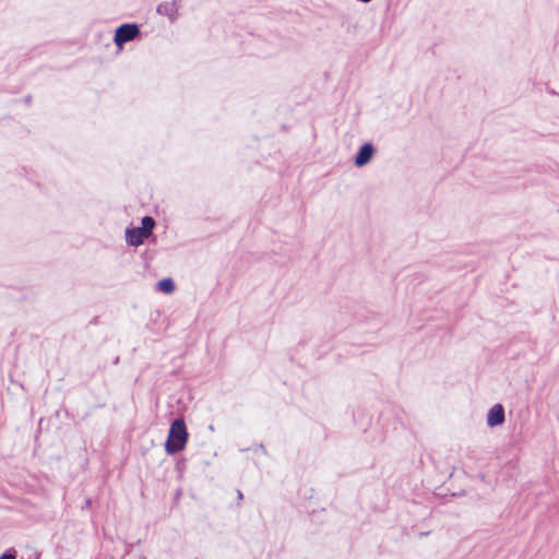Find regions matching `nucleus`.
<instances>
[{
  "mask_svg": "<svg viewBox=\"0 0 559 559\" xmlns=\"http://www.w3.org/2000/svg\"><path fill=\"white\" fill-rule=\"evenodd\" d=\"M188 430L186 421L182 417H178L170 424L167 440L165 442V451L167 454L174 455L182 451L188 441Z\"/></svg>",
  "mask_w": 559,
  "mask_h": 559,
  "instance_id": "obj_1",
  "label": "nucleus"
},
{
  "mask_svg": "<svg viewBox=\"0 0 559 559\" xmlns=\"http://www.w3.org/2000/svg\"><path fill=\"white\" fill-rule=\"evenodd\" d=\"M154 219L145 216L142 219V226L127 231V240L129 245H141L148 237L154 227Z\"/></svg>",
  "mask_w": 559,
  "mask_h": 559,
  "instance_id": "obj_2",
  "label": "nucleus"
},
{
  "mask_svg": "<svg viewBox=\"0 0 559 559\" xmlns=\"http://www.w3.org/2000/svg\"><path fill=\"white\" fill-rule=\"evenodd\" d=\"M139 34V27L134 24H124L117 28L115 44L121 48L127 41L134 39Z\"/></svg>",
  "mask_w": 559,
  "mask_h": 559,
  "instance_id": "obj_3",
  "label": "nucleus"
},
{
  "mask_svg": "<svg viewBox=\"0 0 559 559\" xmlns=\"http://www.w3.org/2000/svg\"><path fill=\"white\" fill-rule=\"evenodd\" d=\"M506 419L504 407L501 404L493 405L487 414V425L489 427H497L502 425Z\"/></svg>",
  "mask_w": 559,
  "mask_h": 559,
  "instance_id": "obj_4",
  "label": "nucleus"
},
{
  "mask_svg": "<svg viewBox=\"0 0 559 559\" xmlns=\"http://www.w3.org/2000/svg\"><path fill=\"white\" fill-rule=\"evenodd\" d=\"M373 154H374V148H373L372 144H370V143L364 144L355 157V165L357 167H364L372 159Z\"/></svg>",
  "mask_w": 559,
  "mask_h": 559,
  "instance_id": "obj_5",
  "label": "nucleus"
},
{
  "mask_svg": "<svg viewBox=\"0 0 559 559\" xmlns=\"http://www.w3.org/2000/svg\"><path fill=\"white\" fill-rule=\"evenodd\" d=\"M157 289L164 294H171L176 289L175 282L171 277H165L157 283Z\"/></svg>",
  "mask_w": 559,
  "mask_h": 559,
  "instance_id": "obj_6",
  "label": "nucleus"
},
{
  "mask_svg": "<svg viewBox=\"0 0 559 559\" xmlns=\"http://www.w3.org/2000/svg\"><path fill=\"white\" fill-rule=\"evenodd\" d=\"M16 555L14 550H7L0 556V559H15Z\"/></svg>",
  "mask_w": 559,
  "mask_h": 559,
  "instance_id": "obj_7",
  "label": "nucleus"
},
{
  "mask_svg": "<svg viewBox=\"0 0 559 559\" xmlns=\"http://www.w3.org/2000/svg\"><path fill=\"white\" fill-rule=\"evenodd\" d=\"M259 448H260V451H263V453L266 454V449L262 443L259 445Z\"/></svg>",
  "mask_w": 559,
  "mask_h": 559,
  "instance_id": "obj_8",
  "label": "nucleus"
},
{
  "mask_svg": "<svg viewBox=\"0 0 559 559\" xmlns=\"http://www.w3.org/2000/svg\"><path fill=\"white\" fill-rule=\"evenodd\" d=\"M242 498H243L242 492H241L240 490H238V499H240V500H241Z\"/></svg>",
  "mask_w": 559,
  "mask_h": 559,
  "instance_id": "obj_9",
  "label": "nucleus"
},
{
  "mask_svg": "<svg viewBox=\"0 0 559 559\" xmlns=\"http://www.w3.org/2000/svg\"><path fill=\"white\" fill-rule=\"evenodd\" d=\"M359 1L367 3V2H370L371 0H359Z\"/></svg>",
  "mask_w": 559,
  "mask_h": 559,
  "instance_id": "obj_10",
  "label": "nucleus"
}]
</instances>
